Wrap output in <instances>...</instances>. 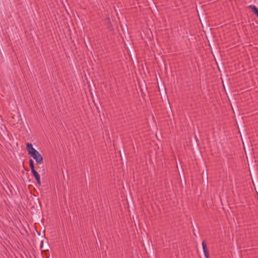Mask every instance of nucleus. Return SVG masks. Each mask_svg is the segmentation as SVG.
Returning a JSON list of instances; mask_svg holds the SVG:
<instances>
[{"label": "nucleus", "mask_w": 258, "mask_h": 258, "mask_svg": "<svg viewBox=\"0 0 258 258\" xmlns=\"http://www.w3.org/2000/svg\"><path fill=\"white\" fill-rule=\"evenodd\" d=\"M31 172L33 173L35 179L36 180L37 183L39 185H40L41 181H40V177L39 174L38 173V172L35 170L34 171L33 170Z\"/></svg>", "instance_id": "2"}, {"label": "nucleus", "mask_w": 258, "mask_h": 258, "mask_svg": "<svg viewBox=\"0 0 258 258\" xmlns=\"http://www.w3.org/2000/svg\"><path fill=\"white\" fill-rule=\"evenodd\" d=\"M252 12L258 17V9L254 5L249 6Z\"/></svg>", "instance_id": "3"}, {"label": "nucleus", "mask_w": 258, "mask_h": 258, "mask_svg": "<svg viewBox=\"0 0 258 258\" xmlns=\"http://www.w3.org/2000/svg\"><path fill=\"white\" fill-rule=\"evenodd\" d=\"M204 255H205V257L206 258H209V255L208 251H205V252H204Z\"/></svg>", "instance_id": "6"}, {"label": "nucleus", "mask_w": 258, "mask_h": 258, "mask_svg": "<svg viewBox=\"0 0 258 258\" xmlns=\"http://www.w3.org/2000/svg\"><path fill=\"white\" fill-rule=\"evenodd\" d=\"M29 164H30V167L31 169V171H33V170L34 171L35 169V167H34V162L32 159H30L29 160Z\"/></svg>", "instance_id": "4"}, {"label": "nucleus", "mask_w": 258, "mask_h": 258, "mask_svg": "<svg viewBox=\"0 0 258 258\" xmlns=\"http://www.w3.org/2000/svg\"><path fill=\"white\" fill-rule=\"evenodd\" d=\"M26 149L28 154L31 156L38 164H41L43 162V157L41 154L33 147L31 143H27Z\"/></svg>", "instance_id": "1"}, {"label": "nucleus", "mask_w": 258, "mask_h": 258, "mask_svg": "<svg viewBox=\"0 0 258 258\" xmlns=\"http://www.w3.org/2000/svg\"><path fill=\"white\" fill-rule=\"evenodd\" d=\"M202 247H203L204 252L208 251V250L207 249L206 244L204 241H203V242H202Z\"/></svg>", "instance_id": "5"}]
</instances>
